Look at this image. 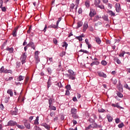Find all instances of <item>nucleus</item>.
Masks as SVG:
<instances>
[{"mask_svg":"<svg viewBox=\"0 0 130 130\" xmlns=\"http://www.w3.org/2000/svg\"><path fill=\"white\" fill-rule=\"evenodd\" d=\"M69 74H66L67 77L70 79V80H76V72H74V71L69 69L68 70Z\"/></svg>","mask_w":130,"mask_h":130,"instance_id":"1","label":"nucleus"},{"mask_svg":"<svg viewBox=\"0 0 130 130\" xmlns=\"http://www.w3.org/2000/svg\"><path fill=\"white\" fill-rule=\"evenodd\" d=\"M94 5L95 8H99L101 10H104L105 9L103 4L101 3V0H94Z\"/></svg>","mask_w":130,"mask_h":130,"instance_id":"2","label":"nucleus"},{"mask_svg":"<svg viewBox=\"0 0 130 130\" xmlns=\"http://www.w3.org/2000/svg\"><path fill=\"white\" fill-rule=\"evenodd\" d=\"M96 10H95L93 8H90V12L89 13V16L90 18H93V17H94V16H95L96 15Z\"/></svg>","mask_w":130,"mask_h":130,"instance_id":"3","label":"nucleus"},{"mask_svg":"<svg viewBox=\"0 0 130 130\" xmlns=\"http://www.w3.org/2000/svg\"><path fill=\"white\" fill-rule=\"evenodd\" d=\"M26 58H27V55H26V53H24L20 57V59L21 60L22 64H24L25 62H26Z\"/></svg>","mask_w":130,"mask_h":130,"instance_id":"4","label":"nucleus"},{"mask_svg":"<svg viewBox=\"0 0 130 130\" xmlns=\"http://www.w3.org/2000/svg\"><path fill=\"white\" fill-rule=\"evenodd\" d=\"M23 123L24 126L26 128H27L28 129H30V128H31V125H30V123L29 122V121H28V120L25 119L23 120Z\"/></svg>","mask_w":130,"mask_h":130,"instance_id":"5","label":"nucleus"},{"mask_svg":"<svg viewBox=\"0 0 130 130\" xmlns=\"http://www.w3.org/2000/svg\"><path fill=\"white\" fill-rule=\"evenodd\" d=\"M8 126H15V125H17V122L13 120H10L7 124Z\"/></svg>","mask_w":130,"mask_h":130,"instance_id":"6","label":"nucleus"},{"mask_svg":"<svg viewBox=\"0 0 130 130\" xmlns=\"http://www.w3.org/2000/svg\"><path fill=\"white\" fill-rule=\"evenodd\" d=\"M115 8L117 13H119V12H120V10H121V8H120V4L119 3H116L115 5Z\"/></svg>","mask_w":130,"mask_h":130,"instance_id":"7","label":"nucleus"},{"mask_svg":"<svg viewBox=\"0 0 130 130\" xmlns=\"http://www.w3.org/2000/svg\"><path fill=\"white\" fill-rule=\"evenodd\" d=\"M27 46L28 47H31V48H32V49L35 50V45L34 44V43H33V42L30 41L27 44Z\"/></svg>","mask_w":130,"mask_h":130,"instance_id":"8","label":"nucleus"},{"mask_svg":"<svg viewBox=\"0 0 130 130\" xmlns=\"http://www.w3.org/2000/svg\"><path fill=\"white\" fill-rule=\"evenodd\" d=\"M112 106L113 107H117V108H119L120 109H123V108H122V107L119 106V104H118V103H117L116 104H112Z\"/></svg>","mask_w":130,"mask_h":130,"instance_id":"9","label":"nucleus"},{"mask_svg":"<svg viewBox=\"0 0 130 130\" xmlns=\"http://www.w3.org/2000/svg\"><path fill=\"white\" fill-rule=\"evenodd\" d=\"M98 74L99 77H103V78H106L107 76L105 74V73L101 72H98Z\"/></svg>","mask_w":130,"mask_h":130,"instance_id":"10","label":"nucleus"},{"mask_svg":"<svg viewBox=\"0 0 130 130\" xmlns=\"http://www.w3.org/2000/svg\"><path fill=\"white\" fill-rule=\"evenodd\" d=\"M83 30L84 32H85L86 31V30H87V29H88V22H84V24H83Z\"/></svg>","mask_w":130,"mask_h":130,"instance_id":"11","label":"nucleus"},{"mask_svg":"<svg viewBox=\"0 0 130 130\" xmlns=\"http://www.w3.org/2000/svg\"><path fill=\"white\" fill-rule=\"evenodd\" d=\"M17 31H18V27H16L13 31L12 35L14 37L17 36Z\"/></svg>","mask_w":130,"mask_h":130,"instance_id":"12","label":"nucleus"},{"mask_svg":"<svg viewBox=\"0 0 130 130\" xmlns=\"http://www.w3.org/2000/svg\"><path fill=\"white\" fill-rule=\"evenodd\" d=\"M77 113V109H75V108H73L71 110V114L73 115L74 114H76Z\"/></svg>","mask_w":130,"mask_h":130,"instance_id":"13","label":"nucleus"},{"mask_svg":"<svg viewBox=\"0 0 130 130\" xmlns=\"http://www.w3.org/2000/svg\"><path fill=\"white\" fill-rule=\"evenodd\" d=\"M42 126H44V127H45L46 129H49L50 128V127L49 125L45 123H43L41 124Z\"/></svg>","mask_w":130,"mask_h":130,"instance_id":"14","label":"nucleus"},{"mask_svg":"<svg viewBox=\"0 0 130 130\" xmlns=\"http://www.w3.org/2000/svg\"><path fill=\"white\" fill-rule=\"evenodd\" d=\"M34 124L38 125L39 124V116H37L35 120Z\"/></svg>","mask_w":130,"mask_h":130,"instance_id":"15","label":"nucleus"},{"mask_svg":"<svg viewBox=\"0 0 130 130\" xmlns=\"http://www.w3.org/2000/svg\"><path fill=\"white\" fill-rule=\"evenodd\" d=\"M95 40L98 44H101V40L99 37H95Z\"/></svg>","mask_w":130,"mask_h":130,"instance_id":"16","label":"nucleus"},{"mask_svg":"<svg viewBox=\"0 0 130 130\" xmlns=\"http://www.w3.org/2000/svg\"><path fill=\"white\" fill-rule=\"evenodd\" d=\"M117 88L120 92H122V85H121V83H119V85L117 86Z\"/></svg>","mask_w":130,"mask_h":130,"instance_id":"17","label":"nucleus"},{"mask_svg":"<svg viewBox=\"0 0 130 130\" xmlns=\"http://www.w3.org/2000/svg\"><path fill=\"white\" fill-rule=\"evenodd\" d=\"M108 13L110 15V16H111V17H115V13H114V12H113L112 11L109 10L108 11Z\"/></svg>","mask_w":130,"mask_h":130,"instance_id":"18","label":"nucleus"},{"mask_svg":"<svg viewBox=\"0 0 130 130\" xmlns=\"http://www.w3.org/2000/svg\"><path fill=\"white\" fill-rule=\"evenodd\" d=\"M100 62L98 61H94L91 63H90V67H92L94 65L98 66Z\"/></svg>","mask_w":130,"mask_h":130,"instance_id":"19","label":"nucleus"},{"mask_svg":"<svg viewBox=\"0 0 130 130\" xmlns=\"http://www.w3.org/2000/svg\"><path fill=\"white\" fill-rule=\"evenodd\" d=\"M49 28H54V29H57L58 28V25L56 24H51Z\"/></svg>","mask_w":130,"mask_h":130,"instance_id":"20","label":"nucleus"},{"mask_svg":"<svg viewBox=\"0 0 130 130\" xmlns=\"http://www.w3.org/2000/svg\"><path fill=\"white\" fill-rule=\"evenodd\" d=\"M99 19H101V16H99V15L95 16L93 19V22H97Z\"/></svg>","mask_w":130,"mask_h":130,"instance_id":"21","label":"nucleus"},{"mask_svg":"<svg viewBox=\"0 0 130 130\" xmlns=\"http://www.w3.org/2000/svg\"><path fill=\"white\" fill-rule=\"evenodd\" d=\"M24 79H25V77L22 76V75H20L18 78H17V81H19L20 82H21V81H23V80H24Z\"/></svg>","mask_w":130,"mask_h":130,"instance_id":"22","label":"nucleus"},{"mask_svg":"<svg viewBox=\"0 0 130 130\" xmlns=\"http://www.w3.org/2000/svg\"><path fill=\"white\" fill-rule=\"evenodd\" d=\"M75 6H76V5L75 4H74L73 3L71 4L70 9V12H73V10H74V8H75Z\"/></svg>","mask_w":130,"mask_h":130,"instance_id":"23","label":"nucleus"},{"mask_svg":"<svg viewBox=\"0 0 130 130\" xmlns=\"http://www.w3.org/2000/svg\"><path fill=\"white\" fill-rule=\"evenodd\" d=\"M72 116L73 118H74V119H78L80 118V117H79V116L77 114V113L76 114L72 115Z\"/></svg>","mask_w":130,"mask_h":130,"instance_id":"24","label":"nucleus"},{"mask_svg":"<svg viewBox=\"0 0 130 130\" xmlns=\"http://www.w3.org/2000/svg\"><path fill=\"white\" fill-rule=\"evenodd\" d=\"M7 93L9 94L11 97H13V91L12 89H8L7 90Z\"/></svg>","mask_w":130,"mask_h":130,"instance_id":"25","label":"nucleus"},{"mask_svg":"<svg viewBox=\"0 0 130 130\" xmlns=\"http://www.w3.org/2000/svg\"><path fill=\"white\" fill-rule=\"evenodd\" d=\"M6 50H8V51H9L10 53H13V52H14V49L12 47L7 48Z\"/></svg>","mask_w":130,"mask_h":130,"instance_id":"26","label":"nucleus"},{"mask_svg":"<svg viewBox=\"0 0 130 130\" xmlns=\"http://www.w3.org/2000/svg\"><path fill=\"white\" fill-rule=\"evenodd\" d=\"M107 118H108V120L109 122H111V121H112V117L111 116H110V115H107Z\"/></svg>","mask_w":130,"mask_h":130,"instance_id":"27","label":"nucleus"},{"mask_svg":"<svg viewBox=\"0 0 130 130\" xmlns=\"http://www.w3.org/2000/svg\"><path fill=\"white\" fill-rule=\"evenodd\" d=\"M90 125H91V127L92 128H96V127H97V123L94 122H92V123L90 124Z\"/></svg>","mask_w":130,"mask_h":130,"instance_id":"28","label":"nucleus"},{"mask_svg":"<svg viewBox=\"0 0 130 130\" xmlns=\"http://www.w3.org/2000/svg\"><path fill=\"white\" fill-rule=\"evenodd\" d=\"M49 108L51 109V110H54L55 111L56 110V108L55 107H54V106H49Z\"/></svg>","mask_w":130,"mask_h":130,"instance_id":"29","label":"nucleus"},{"mask_svg":"<svg viewBox=\"0 0 130 130\" xmlns=\"http://www.w3.org/2000/svg\"><path fill=\"white\" fill-rule=\"evenodd\" d=\"M83 26V22L81 21H79L77 23V28H80V27H82Z\"/></svg>","mask_w":130,"mask_h":130,"instance_id":"30","label":"nucleus"},{"mask_svg":"<svg viewBox=\"0 0 130 130\" xmlns=\"http://www.w3.org/2000/svg\"><path fill=\"white\" fill-rule=\"evenodd\" d=\"M85 6L87 8H89L90 7V1H87L85 2Z\"/></svg>","mask_w":130,"mask_h":130,"instance_id":"31","label":"nucleus"},{"mask_svg":"<svg viewBox=\"0 0 130 130\" xmlns=\"http://www.w3.org/2000/svg\"><path fill=\"white\" fill-rule=\"evenodd\" d=\"M102 18L104 21H108V16L104 15L102 16Z\"/></svg>","mask_w":130,"mask_h":130,"instance_id":"32","label":"nucleus"},{"mask_svg":"<svg viewBox=\"0 0 130 130\" xmlns=\"http://www.w3.org/2000/svg\"><path fill=\"white\" fill-rule=\"evenodd\" d=\"M35 58L36 63H39V62L40 61V59L39 58V56L37 57H35Z\"/></svg>","mask_w":130,"mask_h":130,"instance_id":"33","label":"nucleus"},{"mask_svg":"<svg viewBox=\"0 0 130 130\" xmlns=\"http://www.w3.org/2000/svg\"><path fill=\"white\" fill-rule=\"evenodd\" d=\"M117 95L118 96V97H119L120 98H122V97H123V95L122 94V93L118 92L117 93Z\"/></svg>","mask_w":130,"mask_h":130,"instance_id":"34","label":"nucleus"},{"mask_svg":"<svg viewBox=\"0 0 130 130\" xmlns=\"http://www.w3.org/2000/svg\"><path fill=\"white\" fill-rule=\"evenodd\" d=\"M16 68L17 69H19L20 67H21V62H16Z\"/></svg>","mask_w":130,"mask_h":130,"instance_id":"35","label":"nucleus"},{"mask_svg":"<svg viewBox=\"0 0 130 130\" xmlns=\"http://www.w3.org/2000/svg\"><path fill=\"white\" fill-rule=\"evenodd\" d=\"M68 43H67V42H63V45H62V47H65V48H67V47H68Z\"/></svg>","mask_w":130,"mask_h":130,"instance_id":"36","label":"nucleus"},{"mask_svg":"<svg viewBox=\"0 0 130 130\" xmlns=\"http://www.w3.org/2000/svg\"><path fill=\"white\" fill-rule=\"evenodd\" d=\"M76 39H78L79 40V41H83V38H82V36L76 37Z\"/></svg>","mask_w":130,"mask_h":130,"instance_id":"37","label":"nucleus"},{"mask_svg":"<svg viewBox=\"0 0 130 130\" xmlns=\"http://www.w3.org/2000/svg\"><path fill=\"white\" fill-rule=\"evenodd\" d=\"M112 81L113 82V84H114V85L116 84V83H117V80H116V79H112Z\"/></svg>","mask_w":130,"mask_h":130,"instance_id":"38","label":"nucleus"},{"mask_svg":"<svg viewBox=\"0 0 130 130\" xmlns=\"http://www.w3.org/2000/svg\"><path fill=\"white\" fill-rule=\"evenodd\" d=\"M123 126H124V124H123V123H121L118 125L119 128H122V127H123Z\"/></svg>","mask_w":130,"mask_h":130,"instance_id":"39","label":"nucleus"},{"mask_svg":"<svg viewBox=\"0 0 130 130\" xmlns=\"http://www.w3.org/2000/svg\"><path fill=\"white\" fill-rule=\"evenodd\" d=\"M48 103L49 104V106L52 105V99H50L48 100Z\"/></svg>","mask_w":130,"mask_h":130,"instance_id":"40","label":"nucleus"},{"mask_svg":"<svg viewBox=\"0 0 130 130\" xmlns=\"http://www.w3.org/2000/svg\"><path fill=\"white\" fill-rule=\"evenodd\" d=\"M125 54V52L123 51L122 53H121L119 55V56H120V57H123V56H124V54Z\"/></svg>","mask_w":130,"mask_h":130,"instance_id":"41","label":"nucleus"},{"mask_svg":"<svg viewBox=\"0 0 130 130\" xmlns=\"http://www.w3.org/2000/svg\"><path fill=\"white\" fill-rule=\"evenodd\" d=\"M124 88H126V89H127L128 90H129V91H130V87L128 86V85H127V83H125L124 85Z\"/></svg>","mask_w":130,"mask_h":130,"instance_id":"42","label":"nucleus"},{"mask_svg":"<svg viewBox=\"0 0 130 130\" xmlns=\"http://www.w3.org/2000/svg\"><path fill=\"white\" fill-rule=\"evenodd\" d=\"M101 64L103 66H106V64H107V62H106V61L105 60H102L101 62Z\"/></svg>","mask_w":130,"mask_h":130,"instance_id":"43","label":"nucleus"},{"mask_svg":"<svg viewBox=\"0 0 130 130\" xmlns=\"http://www.w3.org/2000/svg\"><path fill=\"white\" fill-rule=\"evenodd\" d=\"M16 125H17V127H18V128H20L21 129H23V128H24V126H23V125H19L17 124Z\"/></svg>","mask_w":130,"mask_h":130,"instance_id":"44","label":"nucleus"},{"mask_svg":"<svg viewBox=\"0 0 130 130\" xmlns=\"http://www.w3.org/2000/svg\"><path fill=\"white\" fill-rule=\"evenodd\" d=\"M99 25H102V22L99 21L96 23L95 24V26L96 27H98V26H99Z\"/></svg>","mask_w":130,"mask_h":130,"instance_id":"45","label":"nucleus"},{"mask_svg":"<svg viewBox=\"0 0 130 130\" xmlns=\"http://www.w3.org/2000/svg\"><path fill=\"white\" fill-rule=\"evenodd\" d=\"M11 70H8L5 69L3 73H5V74H9V73H11Z\"/></svg>","mask_w":130,"mask_h":130,"instance_id":"46","label":"nucleus"},{"mask_svg":"<svg viewBox=\"0 0 130 130\" xmlns=\"http://www.w3.org/2000/svg\"><path fill=\"white\" fill-rule=\"evenodd\" d=\"M12 115H17L18 114V111H14L12 113Z\"/></svg>","mask_w":130,"mask_h":130,"instance_id":"47","label":"nucleus"},{"mask_svg":"<svg viewBox=\"0 0 130 130\" xmlns=\"http://www.w3.org/2000/svg\"><path fill=\"white\" fill-rule=\"evenodd\" d=\"M4 71H5V67L3 66L0 69V73H4Z\"/></svg>","mask_w":130,"mask_h":130,"instance_id":"48","label":"nucleus"},{"mask_svg":"<svg viewBox=\"0 0 130 130\" xmlns=\"http://www.w3.org/2000/svg\"><path fill=\"white\" fill-rule=\"evenodd\" d=\"M38 54H39V52L38 51H37L35 53V57H37L38 56Z\"/></svg>","mask_w":130,"mask_h":130,"instance_id":"49","label":"nucleus"},{"mask_svg":"<svg viewBox=\"0 0 130 130\" xmlns=\"http://www.w3.org/2000/svg\"><path fill=\"white\" fill-rule=\"evenodd\" d=\"M47 70L48 74H51L52 71H51V69L50 68H47Z\"/></svg>","mask_w":130,"mask_h":130,"instance_id":"50","label":"nucleus"},{"mask_svg":"<svg viewBox=\"0 0 130 130\" xmlns=\"http://www.w3.org/2000/svg\"><path fill=\"white\" fill-rule=\"evenodd\" d=\"M75 4V6H79V4H80V0H76Z\"/></svg>","mask_w":130,"mask_h":130,"instance_id":"51","label":"nucleus"},{"mask_svg":"<svg viewBox=\"0 0 130 130\" xmlns=\"http://www.w3.org/2000/svg\"><path fill=\"white\" fill-rule=\"evenodd\" d=\"M1 9H2V12H6V11H7V9L5 7H2Z\"/></svg>","mask_w":130,"mask_h":130,"instance_id":"52","label":"nucleus"},{"mask_svg":"<svg viewBox=\"0 0 130 130\" xmlns=\"http://www.w3.org/2000/svg\"><path fill=\"white\" fill-rule=\"evenodd\" d=\"M66 89H67V90H71V85H67L66 86Z\"/></svg>","mask_w":130,"mask_h":130,"instance_id":"53","label":"nucleus"},{"mask_svg":"<svg viewBox=\"0 0 130 130\" xmlns=\"http://www.w3.org/2000/svg\"><path fill=\"white\" fill-rule=\"evenodd\" d=\"M55 114L54 112H50V115L51 117L54 116Z\"/></svg>","mask_w":130,"mask_h":130,"instance_id":"54","label":"nucleus"},{"mask_svg":"<svg viewBox=\"0 0 130 130\" xmlns=\"http://www.w3.org/2000/svg\"><path fill=\"white\" fill-rule=\"evenodd\" d=\"M51 86V82H47V88H49Z\"/></svg>","mask_w":130,"mask_h":130,"instance_id":"55","label":"nucleus"},{"mask_svg":"<svg viewBox=\"0 0 130 130\" xmlns=\"http://www.w3.org/2000/svg\"><path fill=\"white\" fill-rule=\"evenodd\" d=\"M92 128V126L91 125V124H90L88 126L86 127L85 128V130H88L90 129V128Z\"/></svg>","mask_w":130,"mask_h":130,"instance_id":"56","label":"nucleus"},{"mask_svg":"<svg viewBox=\"0 0 130 130\" xmlns=\"http://www.w3.org/2000/svg\"><path fill=\"white\" fill-rule=\"evenodd\" d=\"M61 21V18H59L58 20L57 21L56 24L58 26V24H59V22Z\"/></svg>","mask_w":130,"mask_h":130,"instance_id":"57","label":"nucleus"},{"mask_svg":"<svg viewBox=\"0 0 130 130\" xmlns=\"http://www.w3.org/2000/svg\"><path fill=\"white\" fill-rule=\"evenodd\" d=\"M116 62L117 63H118V64H120V63H121V62L120 61V60H119V59L118 58H117Z\"/></svg>","mask_w":130,"mask_h":130,"instance_id":"58","label":"nucleus"},{"mask_svg":"<svg viewBox=\"0 0 130 130\" xmlns=\"http://www.w3.org/2000/svg\"><path fill=\"white\" fill-rule=\"evenodd\" d=\"M99 112L101 113V112H104L105 111V110L103 109H101L98 110Z\"/></svg>","mask_w":130,"mask_h":130,"instance_id":"59","label":"nucleus"},{"mask_svg":"<svg viewBox=\"0 0 130 130\" xmlns=\"http://www.w3.org/2000/svg\"><path fill=\"white\" fill-rule=\"evenodd\" d=\"M53 43H54V44H57V40H56V39L54 38L53 39Z\"/></svg>","mask_w":130,"mask_h":130,"instance_id":"60","label":"nucleus"},{"mask_svg":"<svg viewBox=\"0 0 130 130\" xmlns=\"http://www.w3.org/2000/svg\"><path fill=\"white\" fill-rule=\"evenodd\" d=\"M119 119L118 118L115 119L116 123H119Z\"/></svg>","mask_w":130,"mask_h":130,"instance_id":"61","label":"nucleus"},{"mask_svg":"<svg viewBox=\"0 0 130 130\" xmlns=\"http://www.w3.org/2000/svg\"><path fill=\"white\" fill-rule=\"evenodd\" d=\"M89 121H90V122L91 123V122H95V120L94 119H92V118H90L89 119Z\"/></svg>","mask_w":130,"mask_h":130,"instance_id":"62","label":"nucleus"},{"mask_svg":"<svg viewBox=\"0 0 130 130\" xmlns=\"http://www.w3.org/2000/svg\"><path fill=\"white\" fill-rule=\"evenodd\" d=\"M82 8H79V10H78V13H79V14H82Z\"/></svg>","mask_w":130,"mask_h":130,"instance_id":"63","label":"nucleus"},{"mask_svg":"<svg viewBox=\"0 0 130 130\" xmlns=\"http://www.w3.org/2000/svg\"><path fill=\"white\" fill-rule=\"evenodd\" d=\"M3 0H0V9L3 7Z\"/></svg>","mask_w":130,"mask_h":130,"instance_id":"64","label":"nucleus"}]
</instances>
